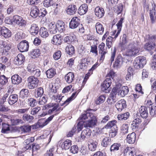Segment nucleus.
Segmentation results:
<instances>
[{
    "instance_id": "1",
    "label": "nucleus",
    "mask_w": 156,
    "mask_h": 156,
    "mask_svg": "<svg viewBox=\"0 0 156 156\" xmlns=\"http://www.w3.org/2000/svg\"><path fill=\"white\" fill-rule=\"evenodd\" d=\"M127 36L126 34H124L122 41L119 44L121 48V51H123L126 49L125 55L129 57H135L139 55L140 48L138 46H136L134 42L129 43L128 45Z\"/></svg>"
},
{
    "instance_id": "2",
    "label": "nucleus",
    "mask_w": 156,
    "mask_h": 156,
    "mask_svg": "<svg viewBox=\"0 0 156 156\" xmlns=\"http://www.w3.org/2000/svg\"><path fill=\"white\" fill-rule=\"evenodd\" d=\"M45 106L46 108H52L48 110V114L49 115L53 114L46 120L41 119L38 121L37 123L41 127H43L49 123L52 120L55 116L58 115L63 110V108L61 107L59 108V105L56 103H49Z\"/></svg>"
},
{
    "instance_id": "3",
    "label": "nucleus",
    "mask_w": 156,
    "mask_h": 156,
    "mask_svg": "<svg viewBox=\"0 0 156 156\" xmlns=\"http://www.w3.org/2000/svg\"><path fill=\"white\" fill-rule=\"evenodd\" d=\"M123 20L124 18H121L120 20L119 21L118 23L116 24L117 28V31L115 36L112 37L110 36L106 39V45L108 49H109L112 46L113 39H114V40H115L119 34L121 30Z\"/></svg>"
},
{
    "instance_id": "4",
    "label": "nucleus",
    "mask_w": 156,
    "mask_h": 156,
    "mask_svg": "<svg viewBox=\"0 0 156 156\" xmlns=\"http://www.w3.org/2000/svg\"><path fill=\"white\" fill-rule=\"evenodd\" d=\"M99 51V62L100 63H102L105 58L106 54L108 53V51L107 48L105 47V44L101 42L98 46Z\"/></svg>"
},
{
    "instance_id": "5",
    "label": "nucleus",
    "mask_w": 156,
    "mask_h": 156,
    "mask_svg": "<svg viewBox=\"0 0 156 156\" xmlns=\"http://www.w3.org/2000/svg\"><path fill=\"white\" fill-rule=\"evenodd\" d=\"M27 87L31 89L37 87L39 85V80L34 76H30L27 79Z\"/></svg>"
},
{
    "instance_id": "6",
    "label": "nucleus",
    "mask_w": 156,
    "mask_h": 156,
    "mask_svg": "<svg viewBox=\"0 0 156 156\" xmlns=\"http://www.w3.org/2000/svg\"><path fill=\"white\" fill-rule=\"evenodd\" d=\"M13 22L19 27H25L27 24V20L21 16L16 15L13 18Z\"/></svg>"
},
{
    "instance_id": "7",
    "label": "nucleus",
    "mask_w": 156,
    "mask_h": 156,
    "mask_svg": "<svg viewBox=\"0 0 156 156\" xmlns=\"http://www.w3.org/2000/svg\"><path fill=\"white\" fill-rule=\"evenodd\" d=\"M146 63L145 58L143 56H139L136 58L134 61L133 66L136 69L142 68Z\"/></svg>"
},
{
    "instance_id": "8",
    "label": "nucleus",
    "mask_w": 156,
    "mask_h": 156,
    "mask_svg": "<svg viewBox=\"0 0 156 156\" xmlns=\"http://www.w3.org/2000/svg\"><path fill=\"white\" fill-rule=\"evenodd\" d=\"M89 120L86 121L84 123V126L86 127H93L95 126L97 124V118L94 114L91 115Z\"/></svg>"
},
{
    "instance_id": "9",
    "label": "nucleus",
    "mask_w": 156,
    "mask_h": 156,
    "mask_svg": "<svg viewBox=\"0 0 156 156\" xmlns=\"http://www.w3.org/2000/svg\"><path fill=\"white\" fill-rule=\"evenodd\" d=\"M17 48L21 52L27 51L29 48V43L26 40H23L18 44Z\"/></svg>"
},
{
    "instance_id": "10",
    "label": "nucleus",
    "mask_w": 156,
    "mask_h": 156,
    "mask_svg": "<svg viewBox=\"0 0 156 156\" xmlns=\"http://www.w3.org/2000/svg\"><path fill=\"white\" fill-rule=\"evenodd\" d=\"M80 17L74 16L72 18L69 24V27L72 29L76 28L80 24Z\"/></svg>"
},
{
    "instance_id": "11",
    "label": "nucleus",
    "mask_w": 156,
    "mask_h": 156,
    "mask_svg": "<svg viewBox=\"0 0 156 156\" xmlns=\"http://www.w3.org/2000/svg\"><path fill=\"white\" fill-rule=\"evenodd\" d=\"M77 10L76 6L73 3H71L69 5L66 9V13L70 16L75 14Z\"/></svg>"
},
{
    "instance_id": "12",
    "label": "nucleus",
    "mask_w": 156,
    "mask_h": 156,
    "mask_svg": "<svg viewBox=\"0 0 156 156\" xmlns=\"http://www.w3.org/2000/svg\"><path fill=\"white\" fill-rule=\"evenodd\" d=\"M25 60V58L24 55L20 53L15 58L13 62L15 64L20 66L24 64Z\"/></svg>"
},
{
    "instance_id": "13",
    "label": "nucleus",
    "mask_w": 156,
    "mask_h": 156,
    "mask_svg": "<svg viewBox=\"0 0 156 156\" xmlns=\"http://www.w3.org/2000/svg\"><path fill=\"white\" fill-rule=\"evenodd\" d=\"M136 152L133 147H127L124 150V156H136Z\"/></svg>"
},
{
    "instance_id": "14",
    "label": "nucleus",
    "mask_w": 156,
    "mask_h": 156,
    "mask_svg": "<svg viewBox=\"0 0 156 156\" xmlns=\"http://www.w3.org/2000/svg\"><path fill=\"white\" fill-rule=\"evenodd\" d=\"M89 62L87 58H84L82 59L80 63L78 65V68L80 71H84L87 68L88 63Z\"/></svg>"
},
{
    "instance_id": "15",
    "label": "nucleus",
    "mask_w": 156,
    "mask_h": 156,
    "mask_svg": "<svg viewBox=\"0 0 156 156\" xmlns=\"http://www.w3.org/2000/svg\"><path fill=\"white\" fill-rule=\"evenodd\" d=\"M123 62V58L121 55H118L116 58L113 66L114 68L116 69L120 68Z\"/></svg>"
},
{
    "instance_id": "16",
    "label": "nucleus",
    "mask_w": 156,
    "mask_h": 156,
    "mask_svg": "<svg viewBox=\"0 0 156 156\" xmlns=\"http://www.w3.org/2000/svg\"><path fill=\"white\" fill-rule=\"evenodd\" d=\"M112 80L110 78H106L101 85V89L103 91H105L111 86Z\"/></svg>"
},
{
    "instance_id": "17",
    "label": "nucleus",
    "mask_w": 156,
    "mask_h": 156,
    "mask_svg": "<svg viewBox=\"0 0 156 156\" xmlns=\"http://www.w3.org/2000/svg\"><path fill=\"white\" fill-rule=\"evenodd\" d=\"M126 106V102L124 99L119 101L115 104V107L119 111H122Z\"/></svg>"
},
{
    "instance_id": "18",
    "label": "nucleus",
    "mask_w": 156,
    "mask_h": 156,
    "mask_svg": "<svg viewBox=\"0 0 156 156\" xmlns=\"http://www.w3.org/2000/svg\"><path fill=\"white\" fill-rule=\"evenodd\" d=\"M94 13L97 17L100 19L104 16L105 11L103 8L98 6L95 8L94 9Z\"/></svg>"
},
{
    "instance_id": "19",
    "label": "nucleus",
    "mask_w": 156,
    "mask_h": 156,
    "mask_svg": "<svg viewBox=\"0 0 156 156\" xmlns=\"http://www.w3.org/2000/svg\"><path fill=\"white\" fill-rule=\"evenodd\" d=\"M72 141L69 139H66L61 142L60 145L62 150H66L69 149L72 144Z\"/></svg>"
},
{
    "instance_id": "20",
    "label": "nucleus",
    "mask_w": 156,
    "mask_h": 156,
    "mask_svg": "<svg viewBox=\"0 0 156 156\" xmlns=\"http://www.w3.org/2000/svg\"><path fill=\"white\" fill-rule=\"evenodd\" d=\"M62 37L60 34H56L53 36L51 40L52 43L54 45H59L62 44Z\"/></svg>"
},
{
    "instance_id": "21",
    "label": "nucleus",
    "mask_w": 156,
    "mask_h": 156,
    "mask_svg": "<svg viewBox=\"0 0 156 156\" xmlns=\"http://www.w3.org/2000/svg\"><path fill=\"white\" fill-rule=\"evenodd\" d=\"M39 30V27L37 25L36 23L32 24L29 29L30 33L32 35L35 36L37 35Z\"/></svg>"
},
{
    "instance_id": "22",
    "label": "nucleus",
    "mask_w": 156,
    "mask_h": 156,
    "mask_svg": "<svg viewBox=\"0 0 156 156\" xmlns=\"http://www.w3.org/2000/svg\"><path fill=\"white\" fill-rule=\"evenodd\" d=\"M78 94V92L77 93L76 91L74 92L72 94L71 96L69 98H68V99L63 103L61 104V105L62 106H66L69 105L70 102L75 98Z\"/></svg>"
},
{
    "instance_id": "23",
    "label": "nucleus",
    "mask_w": 156,
    "mask_h": 156,
    "mask_svg": "<svg viewBox=\"0 0 156 156\" xmlns=\"http://www.w3.org/2000/svg\"><path fill=\"white\" fill-rule=\"evenodd\" d=\"M95 28L97 34L100 35L103 34L104 27L101 23L100 22H97L95 25Z\"/></svg>"
},
{
    "instance_id": "24",
    "label": "nucleus",
    "mask_w": 156,
    "mask_h": 156,
    "mask_svg": "<svg viewBox=\"0 0 156 156\" xmlns=\"http://www.w3.org/2000/svg\"><path fill=\"white\" fill-rule=\"evenodd\" d=\"M136 138V134L134 132L129 134L127 136V142L129 144H133L135 142Z\"/></svg>"
},
{
    "instance_id": "25",
    "label": "nucleus",
    "mask_w": 156,
    "mask_h": 156,
    "mask_svg": "<svg viewBox=\"0 0 156 156\" xmlns=\"http://www.w3.org/2000/svg\"><path fill=\"white\" fill-rule=\"evenodd\" d=\"M88 6L86 4L81 5L78 10V13L80 15L85 14L87 11Z\"/></svg>"
},
{
    "instance_id": "26",
    "label": "nucleus",
    "mask_w": 156,
    "mask_h": 156,
    "mask_svg": "<svg viewBox=\"0 0 156 156\" xmlns=\"http://www.w3.org/2000/svg\"><path fill=\"white\" fill-rule=\"evenodd\" d=\"M66 82L68 83H72L75 79V76L73 73L69 72L67 74L65 77Z\"/></svg>"
},
{
    "instance_id": "27",
    "label": "nucleus",
    "mask_w": 156,
    "mask_h": 156,
    "mask_svg": "<svg viewBox=\"0 0 156 156\" xmlns=\"http://www.w3.org/2000/svg\"><path fill=\"white\" fill-rule=\"evenodd\" d=\"M52 136L51 134H48L47 133H45L40 137L41 139H43V140L45 142V144L47 146L50 142Z\"/></svg>"
},
{
    "instance_id": "28",
    "label": "nucleus",
    "mask_w": 156,
    "mask_h": 156,
    "mask_svg": "<svg viewBox=\"0 0 156 156\" xmlns=\"http://www.w3.org/2000/svg\"><path fill=\"white\" fill-rule=\"evenodd\" d=\"M141 117L143 118H146L148 117V114L147 108L145 106H141L139 109Z\"/></svg>"
},
{
    "instance_id": "29",
    "label": "nucleus",
    "mask_w": 156,
    "mask_h": 156,
    "mask_svg": "<svg viewBox=\"0 0 156 156\" xmlns=\"http://www.w3.org/2000/svg\"><path fill=\"white\" fill-rule=\"evenodd\" d=\"M39 10L37 6H34L31 8L30 15L34 18H36L38 16Z\"/></svg>"
},
{
    "instance_id": "30",
    "label": "nucleus",
    "mask_w": 156,
    "mask_h": 156,
    "mask_svg": "<svg viewBox=\"0 0 156 156\" xmlns=\"http://www.w3.org/2000/svg\"><path fill=\"white\" fill-rule=\"evenodd\" d=\"M91 130L88 128H86L83 130L80 135V138L83 140L86 137L88 138L91 135Z\"/></svg>"
},
{
    "instance_id": "31",
    "label": "nucleus",
    "mask_w": 156,
    "mask_h": 156,
    "mask_svg": "<svg viewBox=\"0 0 156 156\" xmlns=\"http://www.w3.org/2000/svg\"><path fill=\"white\" fill-rule=\"evenodd\" d=\"M111 144V138L108 136H105L103 139L101 144L103 147H106L109 146Z\"/></svg>"
},
{
    "instance_id": "32",
    "label": "nucleus",
    "mask_w": 156,
    "mask_h": 156,
    "mask_svg": "<svg viewBox=\"0 0 156 156\" xmlns=\"http://www.w3.org/2000/svg\"><path fill=\"white\" fill-rule=\"evenodd\" d=\"M12 82L13 84H18L22 81V78L18 75L15 74L11 77Z\"/></svg>"
},
{
    "instance_id": "33",
    "label": "nucleus",
    "mask_w": 156,
    "mask_h": 156,
    "mask_svg": "<svg viewBox=\"0 0 156 156\" xmlns=\"http://www.w3.org/2000/svg\"><path fill=\"white\" fill-rule=\"evenodd\" d=\"M56 25L58 30L59 31L62 32L65 30V24L62 21L58 20Z\"/></svg>"
},
{
    "instance_id": "34",
    "label": "nucleus",
    "mask_w": 156,
    "mask_h": 156,
    "mask_svg": "<svg viewBox=\"0 0 156 156\" xmlns=\"http://www.w3.org/2000/svg\"><path fill=\"white\" fill-rule=\"evenodd\" d=\"M39 34L41 37L44 38L48 37L49 35L47 29L44 27H41L40 28Z\"/></svg>"
},
{
    "instance_id": "35",
    "label": "nucleus",
    "mask_w": 156,
    "mask_h": 156,
    "mask_svg": "<svg viewBox=\"0 0 156 156\" xmlns=\"http://www.w3.org/2000/svg\"><path fill=\"white\" fill-rule=\"evenodd\" d=\"M30 55L33 58H35L40 56L41 51L40 49L35 48L32 49L30 51Z\"/></svg>"
},
{
    "instance_id": "36",
    "label": "nucleus",
    "mask_w": 156,
    "mask_h": 156,
    "mask_svg": "<svg viewBox=\"0 0 156 156\" xmlns=\"http://www.w3.org/2000/svg\"><path fill=\"white\" fill-rule=\"evenodd\" d=\"M3 28L1 35L5 38H8L12 36V33L11 31L5 27Z\"/></svg>"
},
{
    "instance_id": "37",
    "label": "nucleus",
    "mask_w": 156,
    "mask_h": 156,
    "mask_svg": "<svg viewBox=\"0 0 156 156\" xmlns=\"http://www.w3.org/2000/svg\"><path fill=\"white\" fill-rule=\"evenodd\" d=\"M156 44L153 42L149 41L144 45V48L148 51H151L155 47Z\"/></svg>"
},
{
    "instance_id": "38",
    "label": "nucleus",
    "mask_w": 156,
    "mask_h": 156,
    "mask_svg": "<svg viewBox=\"0 0 156 156\" xmlns=\"http://www.w3.org/2000/svg\"><path fill=\"white\" fill-rule=\"evenodd\" d=\"M121 146V144L119 143H114L110 147V151L112 152H115L119 149Z\"/></svg>"
},
{
    "instance_id": "39",
    "label": "nucleus",
    "mask_w": 156,
    "mask_h": 156,
    "mask_svg": "<svg viewBox=\"0 0 156 156\" xmlns=\"http://www.w3.org/2000/svg\"><path fill=\"white\" fill-rule=\"evenodd\" d=\"M92 109H87L85 112L86 113H84L81 115V116L80 117V119L83 120L85 119H89L91 117V115L93 114L90 112Z\"/></svg>"
},
{
    "instance_id": "40",
    "label": "nucleus",
    "mask_w": 156,
    "mask_h": 156,
    "mask_svg": "<svg viewBox=\"0 0 156 156\" xmlns=\"http://www.w3.org/2000/svg\"><path fill=\"white\" fill-rule=\"evenodd\" d=\"M30 95L29 90L27 89H23L21 90L20 93V97L24 98L28 97Z\"/></svg>"
},
{
    "instance_id": "41",
    "label": "nucleus",
    "mask_w": 156,
    "mask_h": 156,
    "mask_svg": "<svg viewBox=\"0 0 156 156\" xmlns=\"http://www.w3.org/2000/svg\"><path fill=\"white\" fill-rule=\"evenodd\" d=\"M46 73L48 78H51L56 74V69L52 68L46 71Z\"/></svg>"
},
{
    "instance_id": "42",
    "label": "nucleus",
    "mask_w": 156,
    "mask_h": 156,
    "mask_svg": "<svg viewBox=\"0 0 156 156\" xmlns=\"http://www.w3.org/2000/svg\"><path fill=\"white\" fill-rule=\"evenodd\" d=\"M18 99V97L17 94L11 95L9 97L8 102L10 105H12L16 102Z\"/></svg>"
},
{
    "instance_id": "43",
    "label": "nucleus",
    "mask_w": 156,
    "mask_h": 156,
    "mask_svg": "<svg viewBox=\"0 0 156 156\" xmlns=\"http://www.w3.org/2000/svg\"><path fill=\"white\" fill-rule=\"evenodd\" d=\"M117 121L115 120L110 121L104 126V128L106 129H111L112 127H115L117 126Z\"/></svg>"
},
{
    "instance_id": "44",
    "label": "nucleus",
    "mask_w": 156,
    "mask_h": 156,
    "mask_svg": "<svg viewBox=\"0 0 156 156\" xmlns=\"http://www.w3.org/2000/svg\"><path fill=\"white\" fill-rule=\"evenodd\" d=\"M66 51L70 55H72L74 54L75 51L74 47L71 44H69L66 47Z\"/></svg>"
},
{
    "instance_id": "45",
    "label": "nucleus",
    "mask_w": 156,
    "mask_h": 156,
    "mask_svg": "<svg viewBox=\"0 0 156 156\" xmlns=\"http://www.w3.org/2000/svg\"><path fill=\"white\" fill-rule=\"evenodd\" d=\"M44 93L43 88L41 87L37 88L34 93V96L36 98L41 97Z\"/></svg>"
},
{
    "instance_id": "46",
    "label": "nucleus",
    "mask_w": 156,
    "mask_h": 156,
    "mask_svg": "<svg viewBox=\"0 0 156 156\" xmlns=\"http://www.w3.org/2000/svg\"><path fill=\"white\" fill-rule=\"evenodd\" d=\"M106 98V95H101L95 101V103L97 105L101 104L105 101Z\"/></svg>"
},
{
    "instance_id": "47",
    "label": "nucleus",
    "mask_w": 156,
    "mask_h": 156,
    "mask_svg": "<svg viewBox=\"0 0 156 156\" xmlns=\"http://www.w3.org/2000/svg\"><path fill=\"white\" fill-rule=\"evenodd\" d=\"M118 128L117 126L112 128L109 131V136L111 137H114L118 134Z\"/></svg>"
},
{
    "instance_id": "48",
    "label": "nucleus",
    "mask_w": 156,
    "mask_h": 156,
    "mask_svg": "<svg viewBox=\"0 0 156 156\" xmlns=\"http://www.w3.org/2000/svg\"><path fill=\"white\" fill-rule=\"evenodd\" d=\"M129 113L128 112H126L123 114H119L117 116V118L119 120H126L129 117Z\"/></svg>"
},
{
    "instance_id": "49",
    "label": "nucleus",
    "mask_w": 156,
    "mask_h": 156,
    "mask_svg": "<svg viewBox=\"0 0 156 156\" xmlns=\"http://www.w3.org/2000/svg\"><path fill=\"white\" fill-rule=\"evenodd\" d=\"M149 16L151 22L153 24L156 22V12L150 10Z\"/></svg>"
},
{
    "instance_id": "50",
    "label": "nucleus",
    "mask_w": 156,
    "mask_h": 156,
    "mask_svg": "<svg viewBox=\"0 0 156 156\" xmlns=\"http://www.w3.org/2000/svg\"><path fill=\"white\" fill-rule=\"evenodd\" d=\"M40 147L39 144L35 143H33L32 144V155L34 154V153L36 154L37 151L40 149Z\"/></svg>"
},
{
    "instance_id": "51",
    "label": "nucleus",
    "mask_w": 156,
    "mask_h": 156,
    "mask_svg": "<svg viewBox=\"0 0 156 156\" xmlns=\"http://www.w3.org/2000/svg\"><path fill=\"white\" fill-rule=\"evenodd\" d=\"M129 126L128 124H124L122 125L121 128V132L124 134L127 133L128 132Z\"/></svg>"
},
{
    "instance_id": "52",
    "label": "nucleus",
    "mask_w": 156,
    "mask_h": 156,
    "mask_svg": "<svg viewBox=\"0 0 156 156\" xmlns=\"http://www.w3.org/2000/svg\"><path fill=\"white\" fill-rule=\"evenodd\" d=\"M96 142H93L88 144V148L90 151H94L96 150L97 147V144Z\"/></svg>"
},
{
    "instance_id": "53",
    "label": "nucleus",
    "mask_w": 156,
    "mask_h": 156,
    "mask_svg": "<svg viewBox=\"0 0 156 156\" xmlns=\"http://www.w3.org/2000/svg\"><path fill=\"white\" fill-rule=\"evenodd\" d=\"M10 130L9 125L5 123H2V133H7V131Z\"/></svg>"
},
{
    "instance_id": "54",
    "label": "nucleus",
    "mask_w": 156,
    "mask_h": 156,
    "mask_svg": "<svg viewBox=\"0 0 156 156\" xmlns=\"http://www.w3.org/2000/svg\"><path fill=\"white\" fill-rule=\"evenodd\" d=\"M62 55L61 51L59 50H57L53 54V58L55 60H57L60 59Z\"/></svg>"
},
{
    "instance_id": "55",
    "label": "nucleus",
    "mask_w": 156,
    "mask_h": 156,
    "mask_svg": "<svg viewBox=\"0 0 156 156\" xmlns=\"http://www.w3.org/2000/svg\"><path fill=\"white\" fill-rule=\"evenodd\" d=\"M34 118L32 116L27 114H24L23 116V119L26 121L30 122Z\"/></svg>"
},
{
    "instance_id": "56",
    "label": "nucleus",
    "mask_w": 156,
    "mask_h": 156,
    "mask_svg": "<svg viewBox=\"0 0 156 156\" xmlns=\"http://www.w3.org/2000/svg\"><path fill=\"white\" fill-rule=\"evenodd\" d=\"M129 91V88L127 86H123L122 88L120 94L121 96H123L127 94Z\"/></svg>"
},
{
    "instance_id": "57",
    "label": "nucleus",
    "mask_w": 156,
    "mask_h": 156,
    "mask_svg": "<svg viewBox=\"0 0 156 156\" xmlns=\"http://www.w3.org/2000/svg\"><path fill=\"white\" fill-rule=\"evenodd\" d=\"M8 82V78L6 77L4 75L0 76V83L1 85H5Z\"/></svg>"
},
{
    "instance_id": "58",
    "label": "nucleus",
    "mask_w": 156,
    "mask_h": 156,
    "mask_svg": "<svg viewBox=\"0 0 156 156\" xmlns=\"http://www.w3.org/2000/svg\"><path fill=\"white\" fill-rule=\"evenodd\" d=\"M122 84L120 83H117L116 84L115 87L113 88L112 90H113L115 91L117 93H120V92L121 91V89L122 88Z\"/></svg>"
},
{
    "instance_id": "59",
    "label": "nucleus",
    "mask_w": 156,
    "mask_h": 156,
    "mask_svg": "<svg viewBox=\"0 0 156 156\" xmlns=\"http://www.w3.org/2000/svg\"><path fill=\"white\" fill-rule=\"evenodd\" d=\"M133 70L131 68L129 67L128 69V73L126 76V79L127 80H129L131 77L133 75Z\"/></svg>"
},
{
    "instance_id": "60",
    "label": "nucleus",
    "mask_w": 156,
    "mask_h": 156,
    "mask_svg": "<svg viewBox=\"0 0 156 156\" xmlns=\"http://www.w3.org/2000/svg\"><path fill=\"white\" fill-rule=\"evenodd\" d=\"M70 151L71 153L73 154H76L78 152L79 148L77 145H74L71 147Z\"/></svg>"
},
{
    "instance_id": "61",
    "label": "nucleus",
    "mask_w": 156,
    "mask_h": 156,
    "mask_svg": "<svg viewBox=\"0 0 156 156\" xmlns=\"http://www.w3.org/2000/svg\"><path fill=\"white\" fill-rule=\"evenodd\" d=\"M52 0H44L43 1V4L45 7H48L52 5Z\"/></svg>"
},
{
    "instance_id": "62",
    "label": "nucleus",
    "mask_w": 156,
    "mask_h": 156,
    "mask_svg": "<svg viewBox=\"0 0 156 156\" xmlns=\"http://www.w3.org/2000/svg\"><path fill=\"white\" fill-rule=\"evenodd\" d=\"M90 52L95 54L96 55H98L97 46L96 45H93L91 46Z\"/></svg>"
},
{
    "instance_id": "63",
    "label": "nucleus",
    "mask_w": 156,
    "mask_h": 156,
    "mask_svg": "<svg viewBox=\"0 0 156 156\" xmlns=\"http://www.w3.org/2000/svg\"><path fill=\"white\" fill-rule=\"evenodd\" d=\"M29 105L31 107H34L36 105V100L33 98H30L28 99Z\"/></svg>"
},
{
    "instance_id": "64",
    "label": "nucleus",
    "mask_w": 156,
    "mask_h": 156,
    "mask_svg": "<svg viewBox=\"0 0 156 156\" xmlns=\"http://www.w3.org/2000/svg\"><path fill=\"white\" fill-rule=\"evenodd\" d=\"M54 147L50 148L49 150H47L46 152L44 154V156H53V152Z\"/></svg>"
}]
</instances>
